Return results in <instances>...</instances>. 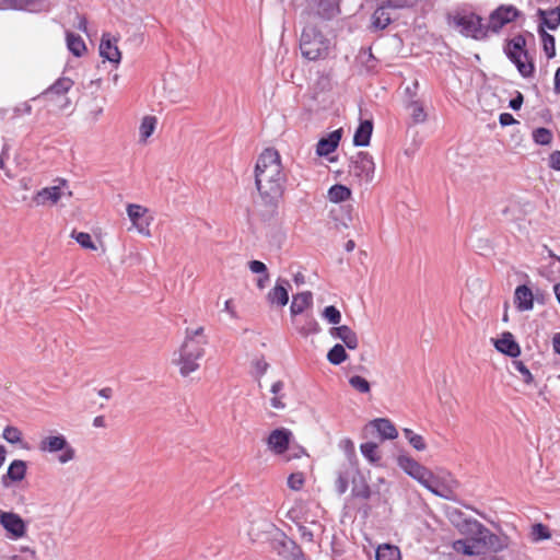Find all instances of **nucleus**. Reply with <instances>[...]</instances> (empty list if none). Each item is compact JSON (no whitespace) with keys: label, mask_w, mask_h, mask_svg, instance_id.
Listing matches in <instances>:
<instances>
[{"label":"nucleus","mask_w":560,"mask_h":560,"mask_svg":"<svg viewBox=\"0 0 560 560\" xmlns=\"http://www.w3.org/2000/svg\"><path fill=\"white\" fill-rule=\"evenodd\" d=\"M287 175L281 156L275 149H266L258 156L255 166V184L262 206L275 213L283 196Z\"/></svg>","instance_id":"1"},{"label":"nucleus","mask_w":560,"mask_h":560,"mask_svg":"<svg viewBox=\"0 0 560 560\" xmlns=\"http://www.w3.org/2000/svg\"><path fill=\"white\" fill-rule=\"evenodd\" d=\"M207 343L203 327L186 329L184 342L178 350V358L174 359V363L179 366L182 376H188L199 369V360L205 355Z\"/></svg>","instance_id":"2"},{"label":"nucleus","mask_w":560,"mask_h":560,"mask_svg":"<svg viewBox=\"0 0 560 560\" xmlns=\"http://www.w3.org/2000/svg\"><path fill=\"white\" fill-rule=\"evenodd\" d=\"M332 48L331 39L314 25H306L300 36V50L308 61L326 59Z\"/></svg>","instance_id":"3"},{"label":"nucleus","mask_w":560,"mask_h":560,"mask_svg":"<svg viewBox=\"0 0 560 560\" xmlns=\"http://www.w3.org/2000/svg\"><path fill=\"white\" fill-rule=\"evenodd\" d=\"M451 23L460 34L472 37L475 39H483L488 36L486 25L482 23L481 16L476 13H456L452 18Z\"/></svg>","instance_id":"4"},{"label":"nucleus","mask_w":560,"mask_h":560,"mask_svg":"<svg viewBox=\"0 0 560 560\" xmlns=\"http://www.w3.org/2000/svg\"><path fill=\"white\" fill-rule=\"evenodd\" d=\"M375 163L368 152H358L351 158L349 175L360 184H369L373 180Z\"/></svg>","instance_id":"5"},{"label":"nucleus","mask_w":560,"mask_h":560,"mask_svg":"<svg viewBox=\"0 0 560 560\" xmlns=\"http://www.w3.org/2000/svg\"><path fill=\"white\" fill-rule=\"evenodd\" d=\"M39 451L45 453L61 452L58 460L61 464H67L75 457L74 448L69 445L66 438L62 434L49 435L44 438L38 445Z\"/></svg>","instance_id":"6"},{"label":"nucleus","mask_w":560,"mask_h":560,"mask_svg":"<svg viewBox=\"0 0 560 560\" xmlns=\"http://www.w3.org/2000/svg\"><path fill=\"white\" fill-rule=\"evenodd\" d=\"M520 12L514 5H500L489 16L486 24L487 34L489 32L499 33L506 24L513 22Z\"/></svg>","instance_id":"7"},{"label":"nucleus","mask_w":560,"mask_h":560,"mask_svg":"<svg viewBox=\"0 0 560 560\" xmlns=\"http://www.w3.org/2000/svg\"><path fill=\"white\" fill-rule=\"evenodd\" d=\"M398 466L411 478L417 480L420 485L425 487V485L429 482L432 471L429 470L427 467L415 460L413 458L407 456V455H400L397 458Z\"/></svg>","instance_id":"8"},{"label":"nucleus","mask_w":560,"mask_h":560,"mask_svg":"<svg viewBox=\"0 0 560 560\" xmlns=\"http://www.w3.org/2000/svg\"><path fill=\"white\" fill-rule=\"evenodd\" d=\"M0 525L7 532L10 539L18 540L26 535L27 526L24 520L16 513L7 512L0 514Z\"/></svg>","instance_id":"9"},{"label":"nucleus","mask_w":560,"mask_h":560,"mask_svg":"<svg viewBox=\"0 0 560 560\" xmlns=\"http://www.w3.org/2000/svg\"><path fill=\"white\" fill-rule=\"evenodd\" d=\"M147 212L148 209L140 205L130 203L127 207V214L137 231L144 236H150L151 233L149 226L152 218L147 217Z\"/></svg>","instance_id":"10"},{"label":"nucleus","mask_w":560,"mask_h":560,"mask_svg":"<svg viewBox=\"0 0 560 560\" xmlns=\"http://www.w3.org/2000/svg\"><path fill=\"white\" fill-rule=\"evenodd\" d=\"M65 186H66V180L60 179L59 185H55L51 187H45V188L38 190L33 197V202L36 206H46V205L57 203L63 195Z\"/></svg>","instance_id":"11"},{"label":"nucleus","mask_w":560,"mask_h":560,"mask_svg":"<svg viewBox=\"0 0 560 560\" xmlns=\"http://www.w3.org/2000/svg\"><path fill=\"white\" fill-rule=\"evenodd\" d=\"M292 439V432L289 429L281 428L271 431L267 443L269 448L277 455L284 454L289 448Z\"/></svg>","instance_id":"12"},{"label":"nucleus","mask_w":560,"mask_h":560,"mask_svg":"<svg viewBox=\"0 0 560 560\" xmlns=\"http://www.w3.org/2000/svg\"><path fill=\"white\" fill-rule=\"evenodd\" d=\"M73 86V81L70 78H59L54 84H51L47 90H45L38 97L50 98L52 95L61 96L65 100V104L61 107H65L69 100L66 97V94Z\"/></svg>","instance_id":"13"},{"label":"nucleus","mask_w":560,"mask_h":560,"mask_svg":"<svg viewBox=\"0 0 560 560\" xmlns=\"http://www.w3.org/2000/svg\"><path fill=\"white\" fill-rule=\"evenodd\" d=\"M329 335L335 339L341 340L345 343V347L350 350H354L359 346L358 336L349 326L342 325L331 327L329 329Z\"/></svg>","instance_id":"14"},{"label":"nucleus","mask_w":560,"mask_h":560,"mask_svg":"<svg viewBox=\"0 0 560 560\" xmlns=\"http://www.w3.org/2000/svg\"><path fill=\"white\" fill-rule=\"evenodd\" d=\"M537 15L539 18L538 27L542 30L557 31L560 26V7L549 10L538 9Z\"/></svg>","instance_id":"15"},{"label":"nucleus","mask_w":560,"mask_h":560,"mask_svg":"<svg viewBox=\"0 0 560 560\" xmlns=\"http://www.w3.org/2000/svg\"><path fill=\"white\" fill-rule=\"evenodd\" d=\"M26 475V463L21 459H14L8 470L7 474L2 476V483L4 487H9V481L19 482L25 478Z\"/></svg>","instance_id":"16"},{"label":"nucleus","mask_w":560,"mask_h":560,"mask_svg":"<svg viewBox=\"0 0 560 560\" xmlns=\"http://www.w3.org/2000/svg\"><path fill=\"white\" fill-rule=\"evenodd\" d=\"M494 347L498 351L512 358H516L521 353V348L511 332H504L500 339H497Z\"/></svg>","instance_id":"17"},{"label":"nucleus","mask_w":560,"mask_h":560,"mask_svg":"<svg viewBox=\"0 0 560 560\" xmlns=\"http://www.w3.org/2000/svg\"><path fill=\"white\" fill-rule=\"evenodd\" d=\"M514 303L518 311H530L534 306V296L527 285H518L514 294Z\"/></svg>","instance_id":"18"},{"label":"nucleus","mask_w":560,"mask_h":560,"mask_svg":"<svg viewBox=\"0 0 560 560\" xmlns=\"http://www.w3.org/2000/svg\"><path fill=\"white\" fill-rule=\"evenodd\" d=\"M100 54L101 56L110 61L118 63L120 61V51L116 44L112 43V39L108 34H104L100 44Z\"/></svg>","instance_id":"19"},{"label":"nucleus","mask_w":560,"mask_h":560,"mask_svg":"<svg viewBox=\"0 0 560 560\" xmlns=\"http://www.w3.org/2000/svg\"><path fill=\"white\" fill-rule=\"evenodd\" d=\"M370 425L377 431L382 440H393L398 435L396 428L387 419H375Z\"/></svg>","instance_id":"20"},{"label":"nucleus","mask_w":560,"mask_h":560,"mask_svg":"<svg viewBox=\"0 0 560 560\" xmlns=\"http://www.w3.org/2000/svg\"><path fill=\"white\" fill-rule=\"evenodd\" d=\"M340 131L331 132L327 138H322L316 147V153L320 156L328 155L336 150L340 140Z\"/></svg>","instance_id":"21"},{"label":"nucleus","mask_w":560,"mask_h":560,"mask_svg":"<svg viewBox=\"0 0 560 560\" xmlns=\"http://www.w3.org/2000/svg\"><path fill=\"white\" fill-rule=\"evenodd\" d=\"M424 488H427L433 494H435V495H438L440 498H443V499H447V500L453 499V494H454V491H455V490L451 489L450 483H447V482H444V483L438 482V477H435V474H432L429 482L425 485Z\"/></svg>","instance_id":"22"},{"label":"nucleus","mask_w":560,"mask_h":560,"mask_svg":"<svg viewBox=\"0 0 560 560\" xmlns=\"http://www.w3.org/2000/svg\"><path fill=\"white\" fill-rule=\"evenodd\" d=\"M373 131V124L371 120H363L360 122L354 132L353 143L357 147H366L370 143Z\"/></svg>","instance_id":"23"},{"label":"nucleus","mask_w":560,"mask_h":560,"mask_svg":"<svg viewBox=\"0 0 560 560\" xmlns=\"http://www.w3.org/2000/svg\"><path fill=\"white\" fill-rule=\"evenodd\" d=\"M313 302V295L310 291L298 293L293 296L290 306L293 316L302 314Z\"/></svg>","instance_id":"24"},{"label":"nucleus","mask_w":560,"mask_h":560,"mask_svg":"<svg viewBox=\"0 0 560 560\" xmlns=\"http://www.w3.org/2000/svg\"><path fill=\"white\" fill-rule=\"evenodd\" d=\"M526 46V39L523 35H516L512 39H510L504 48V51L510 58L512 54L524 56V58H527V50L525 49Z\"/></svg>","instance_id":"25"},{"label":"nucleus","mask_w":560,"mask_h":560,"mask_svg":"<svg viewBox=\"0 0 560 560\" xmlns=\"http://www.w3.org/2000/svg\"><path fill=\"white\" fill-rule=\"evenodd\" d=\"M339 12V0H318L317 14L323 19L330 20Z\"/></svg>","instance_id":"26"},{"label":"nucleus","mask_w":560,"mask_h":560,"mask_svg":"<svg viewBox=\"0 0 560 560\" xmlns=\"http://www.w3.org/2000/svg\"><path fill=\"white\" fill-rule=\"evenodd\" d=\"M42 0H0L3 9H18L35 11L40 7Z\"/></svg>","instance_id":"27"},{"label":"nucleus","mask_w":560,"mask_h":560,"mask_svg":"<svg viewBox=\"0 0 560 560\" xmlns=\"http://www.w3.org/2000/svg\"><path fill=\"white\" fill-rule=\"evenodd\" d=\"M267 299L271 304L284 306L289 301L288 290L283 284L277 282L273 289L269 291Z\"/></svg>","instance_id":"28"},{"label":"nucleus","mask_w":560,"mask_h":560,"mask_svg":"<svg viewBox=\"0 0 560 560\" xmlns=\"http://www.w3.org/2000/svg\"><path fill=\"white\" fill-rule=\"evenodd\" d=\"M294 325L298 331L305 337L319 331V325L312 316H306L303 319H295Z\"/></svg>","instance_id":"29"},{"label":"nucleus","mask_w":560,"mask_h":560,"mask_svg":"<svg viewBox=\"0 0 560 560\" xmlns=\"http://www.w3.org/2000/svg\"><path fill=\"white\" fill-rule=\"evenodd\" d=\"M283 388L284 383L282 381H277L271 385L270 392L272 397L270 398V406L275 409L282 410L285 408Z\"/></svg>","instance_id":"30"},{"label":"nucleus","mask_w":560,"mask_h":560,"mask_svg":"<svg viewBox=\"0 0 560 560\" xmlns=\"http://www.w3.org/2000/svg\"><path fill=\"white\" fill-rule=\"evenodd\" d=\"M67 47L68 49L75 56V57H81L85 50H86V46H85V43L84 40L82 39V37L80 35H77L74 33H71V32H67Z\"/></svg>","instance_id":"31"},{"label":"nucleus","mask_w":560,"mask_h":560,"mask_svg":"<svg viewBox=\"0 0 560 560\" xmlns=\"http://www.w3.org/2000/svg\"><path fill=\"white\" fill-rule=\"evenodd\" d=\"M298 530L302 540L313 542L315 536L323 532V527L316 522H311L310 526L298 523Z\"/></svg>","instance_id":"32"},{"label":"nucleus","mask_w":560,"mask_h":560,"mask_svg":"<svg viewBox=\"0 0 560 560\" xmlns=\"http://www.w3.org/2000/svg\"><path fill=\"white\" fill-rule=\"evenodd\" d=\"M376 560H401L400 550L394 545H381L376 549Z\"/></svg>","instance_id":"33"},{"label":"nucleus","mask_w":560,"mask_h":560,"mask_svg":"<svg viewBox=\"0 0 560 560\" xmlns=\"http://www.w3.org/2000/svg\"><path fill=\"white\" fill-rule=\"evenodd\" d=\"M158 119L154 116H144L139 127L140 142H145L154 132Z\"/></svg>","instance_id":"34"},{"label":"nucleus","mask_w":560,"mask_h":560,"mask_svg":"<svg viewBox=\"0 0 560 560\" xmlns=\"http://www.w3.org/2000/svg\"><path fill=\"white\" fill-rule=\"evenodd\" d=\"M351 197V190L343 185H334L328 190V199L331 202H342Z\"/></svg>","instance_id":"35"},{"label":"nucleus","mask_w":560,"mask_h":560,"mask_svg":"<svg viewBox=\"0 0 560 560\" xmlns=\"http://www.w3.org/2000/svg\"><path fill=\"white\" fill-rule=\"evenodd\" d=\"M509 59L516 66L522 77L528 78L533 75L535 70L534 63L532 61H525L524 56L512 54V56Z\"/></svg>","instance_id":"36"},{"label":"nucleus","mask_w":560,"mask_h":560,"mask_svg":"<svg viewBox=\"0 0 560 560\" xmlns=\"http://www.w3.org/2000/svg\"><path fill=\"white\" fill-rule=\"evenodd\" d=\"M538 34L540 36L542 48L546 56L551 59L556 56V40L555 37L547 33L542 27H538Z\"/></svg>","instance_id":"37"},{"label":"nucleus","mask_w":560,"mask_h":560,"mask_svg":"<svg viewBox=\"0 0 560 560\" xmlns=\"http://www.w3.org/2000/svg\"><path fill=\"white\" fill-rule=\"evenodd\" d=\"M390 21L385 7L377 8L372 15V26L375 30H384L389 25Z\"/></svg>","instance_id":"38"},{"label":"nucleus","mask_w":560,"mask_h":560,"mask_svg":"<svg viewBox=\"0 0 560 560\" xmlns=\"http://www.w3.org/2000/svg\"><path fill=\"white\" fill-rule=\"evenodd\" d=\"M348 359L345 346L336 343L327 353V360L334 365H339Z\"/></svg>","instance_id":"39"},{"label":"nucleus","mask_w":560,"mask_h":560,"mask_svg":"<svg viewBox=\"0 0 560 560\" xmlns=\"http://www.w3.org/2000/svg\"><path fill=\"white\" fill-rule=\"evenodd\" d=\"M362 455L371 463L376 464L381 459L377 445L373 442H366L360 446Z\"/></svg>","instance_id":"40"},{"label":"nucleus","mask_w":560,"mask_h":560,"mask_svg":"<svg viewBox=\"0 0 560 560\" xmlns=\"http://www.w3.org/2000/svg\"><path fill=\"white\" fill-rule=\"evenodd\" d=\"M282 547L289 553L284 556L287 560H305L302 549L293 540L283 541Z\"/></svg>","instance_id":"41"},{"label":"nucleus","mask_w":560,"mask_h":560,"mask_svg":"<svg viewBox=\"0 0 560 560\" xmlns=\"http://www.w3.org/2000/svg\"><path fill=\"white\" fill-rule=\"evenodd\" d=\"M402 433H404V436L408 440V442L415 450L421 452L427 448L424 439L420 434L415 433L411 429H408V428H405L402 430Z\"/></svg>","instance_id":"42"},{"label":"nucleus","mask_w":560,"mask_h":560,"mask_svg":"<svg viewBox=\"0 0 560 560\" xmlns=\"http://www.w3.org/2000/svg\"><path fill=\"white\" fill-rule=\"evenodd\" d=\"M408 109L410 112V116H411L413 122L420 124V122L425 121L427 114L424 112L423 106L419 102H417V101L410 102L408 105Z\"/></svg>","instance_id":"43"},{"label":"nucleus","mask_w":560,"mask_h":560,"mask_svg":"<svg viewBox=\"0 0 560 560\" xmlns=\"http://www.w3.org/2000/svg\"><path fill=\"white\" fill-rule=\"evenodd\" d=\"M530 536L533 541L538 542L540 540L549 539L551 537V534L547 526H545L541 523H538L532 527Z\"/></svg>","instance_id":"44"},{"label":"nucleus","mask_w":560,"mask_h":560,"mask_svg":"<svg viewBox=\"0 0 560 560\" xmlns=\"http://www.w3.org/2000/svg\"><path fill=\"white\" fill-rule=\"evenodd\" d=\"M349 384L353 389L361 394H368L371 390L370 383L360 375H353L349 378Z\"/></svg>","instance_id":"45"},{"label":"nucleus","mask_w":560,"mask_h":560,"mask_svg":"<svg viewBox=\"0 0 560 560\" xmlns=\"http://www.w3.org/2000/svg\"><path fill=\"white\" fill-rule=\"evenodd\" d=\"M349 485V471L347 469H340L337 471V478L335 481L336 491L339 494H343Z\"/></svg>","instance_id":"46"},{"label":"nucleus","mask_w":560,"mask_h":560,"mask_svg":"<svg viewBox=\"0 0 560 560\" xmlns=\"http://www.w3.org/2000/svg\"><path fill=\"white\" fill-rule=\"evenodd\" d=\"M533 139L538 144L547 145L552 140V132L547 128H537L533 131Z\"/></svg>","instance_id":"47"},{"label":"nucleus","mask_w":560,"mask_h":560,"mask_svg":"<svg viewBox=\"0 0 560 560\" xmlns=\"http://www.w3.org/2000/svg\"><path fill=\"white\" fill-rule=\"evenodd\" d=\"M72 237L80 244L81 247L85 249L95 250L96 246L92 241V237L89 233L85 232H72Z\"/></svg>","instance_id":"48"},{"label":"nucleus","mask_w":560,"mask_h":560,"mask_svg":"<svg viewBox=\"0 0 560 560\" xmlns=\"http://www.w3.org/2000/svg\"><path fill=\"white\" fill-rule=\"evenodd\" d=\"M2 436L10 444H18L22 441V432L16 427L4 428Z\"/></svg>","instance_id":"49"},{"label":"nucleus","mask_w":560,"mask_h":560,"mask_svg":"<svg viewBox=\"0 0 560 560\" xmlns=\"http://www.w3.org/2000/svg\"><path fill=\"white\" fill-rule=\"evenodd\" d=\"M454 549L456 551H462L465 555L472 556L479 553L476 550V544L468 540H457L454 542Z\"/></svg>","instance_id":"50"},{"label":"nucleus","mask_w":560,"mask_h":560,"mask_svg":"<svg viewBox=\"0 0 560 560\" xmlns=\"http://www.w3.org/2000/svg\"><path fill=\"white\" fill-rule=\"evenodd\" d=\"M512 366L516 372L521 374L524 383L530 384L533 382V375L523 361L514 360L512 362Z\"/></svg>","instance_id":"51"},{"label":"nucleus","mask_w":560,"mask_h":560,"mask_svg":"<svg viewBox=\"0 0 560 560\" xmlns=\"http://www.w3.org/2000/svg\"><path fill=\"white\" fill-rule=\"evenodd\" d=\"M305 478L302 472H293L288 477V487L293 491H299L304 486Z\"/></svg>","instance_id":"52"},{"label":"nucleus","mask_w":560,"mask_h":560,"mask_svg":"<svg viewBox=\"0 0 560 560\" xmlns=\"http://www.w3.org/2000/svg\"><path fill=\"white\" fill-rule=\"evenodd\" d=\"M323 316L325 319H327L330 324H339L341 320V314L337 307L334 305H329L325 307L323 312Z\"/></svg>","instance_id":"53"},{"label":"nucleus","mask_w":560,"mask_h":560,"mask_svg":"<svg viewBox=\"0 0 560 560\" xmlns=\"http://www.w3.org/2000/svg\"><path fill=\"white\" fill-rule=\"evenodd\" d=\"M305 454H306V452L303 447H301L299 445H291V443H290L289 448L285 451V453L283 455H284V459L287 462H289L291 459L301 458Z\"/></svg>","instance_id":"54"},{"label":"nucleus","mask_w":560,"mask_h":560,"mask_svg":"<svg viewBox=\"0 0 560 560\" xmlns=\"http://www.w3.org/2000/svg\"><path fill=\"white\" fill-rule=\"evenodd\" d=\"M438 477V482L444 483L447 482L451 486V489L455 490L458 487V482L453 478V476L448 472H441L435 475Z\"/></svg>","instance_id":"55"},{"label":"nucleus","mask_w":560,"mask_h":560,"mask_svg":"<svg viewBox=\"0 0 560 560\" xmlns=\"http://www.w3.org/2000/svg\"><path fill=\"white\" fill-rule=\"evenodd\" d=\"M248 267L253 273H257V275L268 273L266 265L259 260L249 261Z\"/></svg>","instance_id":"56"},{"label":"nucleus","mask_w":560,"mask_h":560,"mask_svg":"<svg viewBox=\"0 0 560 560\" xmlns=\"http://www.w3.org/2000/svg\"><path fill=\"white\" fill-rule=\"evenodd\" d=\"M548 165L550 168L560 172V150H556L549 155Z\"/></svg>","instance_id":"57"},{"label":"nucleus","mask_w":560,"mask_h":560,"mask_svg":"<svg viewBox=\"0 0 560 560\" xmlns=\"http://www.w3.org/2000/svg\"><path fill=\"white\" fill-rule=\"evenodd\" d=\"M31 112H32V106L27 102L21 103L13 108L14 117H19L22 115H28V114H31Z\"/></svg>","instance_id":"58"},{"label":"nucleus","mask_w":560,"mask_h":560,"mask_svg":"<svg viewBox=\"0 0 560 560\" xmlns=\"http://www.w3.org/2000/svg\"><path fill=\"white\" fill-rule=\"evenodd\" d=\"M269 368V364L264 359H257L254 362V369L257 376H262Z\"/></svg>","instance_id":"59"},{"label":"nucleus","mask_w":560,"mask_h":560,"mask_svg":"<svg viewBox=\"0 0 560 560\" xmlns=\"http://www.w3.org/2000/svg\"><path fill=\"white\" fill-rule=\"evenodd\" d=\"M352 492H353V495L362 498V499H369L371 495V490L368 485H363L361 487H354Z\"/></svg>","instance_id":"60"},{"label":"nucleus","mask_w":560,"mask_h":560,"mask_svg":"<svg viewBox=\"0 0 560 560\" xmlns=\"http://www.w3.org/2000/svg\"><path fill=\"white\" fill-rule=\"evenodd\" d=\"M339 446L347 453H350V454L354 453V444L350 439H342L339 442Z\"/></svg>","instance_id":"61"},{"label":"nucleus","mask_w":560,"mask_h":560,"mask_svg":"<svg viewBox=\"0 0 560 560\" xmlns=\"http://www.w3.org/2000/svg\"><path fill=\"white\" fill-rule=\"evenodd\" d=\"M522 104H523V95L520 92H517V95L510 101L509 106L513 110H518L522 107Z\"/></svg>","instance_id":"62"},{"label":"nucleus","mask_w":560,"mask_h":560,"mask_svg":"<svg viewBox=\"0 0 560 560\" xmlns=\"http://www.w3.org/2000/svg\"><path fill=\"white\" fill-rule=\"evenodd\" d=\"M499 121L502 126H510L515 122V119L511 114L502 113L499 117Z\"/></svg>","instance_id":"63"},{"label":"nucleus","mask_w":560,"mask_h":560,"mask_svg":"<svg viewBox=\"0 0 560 560\" xmlns=\"http://www.w3.org/2000/svg\"><path fill=\"white\" fill-rule=\"evenodd\" d=\"M552 347L556 353L560 354V332H557L552 337Z\"/></svg>","instance_id":"64"}]
</instances>
